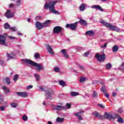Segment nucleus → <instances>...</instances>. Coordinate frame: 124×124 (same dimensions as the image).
<instances>
[{"label": "nucleus", "mask_w": 124, "mask_h": 124, "mask_svg": "<svg viewBox=\"0 0 124 124\" xmlns=\"http://www.w3.org/2000/svg\"><path fill=\"white\" fill-rule=\"evenodd\" d=\"M21 61L23 62V64H26L27 65L30 64L31 65H32V66H34L35 69L39 71L44 69L43 65L41 63H35L34 62L27 59H22Z\"/></svg>", "instance_id": "obj_1"}, {"label": "nucleus", "mask_w": 124, "mask_h": 124, "mask_svg": "<svg viewBox=\"0 0 124 124\" xmlns=\"http://www.w3.org/2000/svg\"><path fill=\"white\" fill-rule=\"evenodd\" d=\"M57 2L58 1L57 0L49 1V3H47V8L48 9L50 13L60 15V13L58 11H56V10H55V5L57 4Z\"/></svg>", "instance_id": "obj_2"}, {"label": "nucleus", "mask_w": 124, "mask_h": 124, "mask_svg": "<svg viewBox=\"0 0 124 124\" xmlns=\"http://www.w3.org/2000/svg\"><path fill=\"white\" fill-rule=\"evenodd\" d=\"M104 26L108 28L111 31H117L118 32H122V31H124V30H121L120 28L117 27L116 26H114L110 23L107 22H102Z\"/></svg>", "instance_id": "obj_3"}, {"label": "nucleus", "mask_w": 124, "mask_h": 124, "mask_svg": "<svg viewBox=\"0 0 124 124\" xmlns=\"http://www.w3.org/2000/svg\"><path fill=\"white\" fill-rule=\"evenodd\" d=\"M103 116L104 117L103 119H107V120H115V119H117L119 117L118 113L112 114L107 112H105Z\"/></svg>", "instance_id": "obj_4"}, {"label": "nucleus", "mask_w": 124, "mask_h": 124, "mask_svg": "<svg viewBox=\"0 0 124 124\" xmlns=\"http://www.w3.org/2000/svg\"><path fill=\"white\" fill-rule=\"evenodd\" d=\"M35 26L37 30H42L43 28L47 27V20L44 23H40L39 21H36L35 23Z\"/></svg>", "instance_id": "obj_5"}, {"label": "nucleus", "mask_w": 124, "mask_h": 124, "mask_svg": "<svg viewBox=\"0 0 124 124\" xmlns=\"http://www.w3.org/2000/svg\"><path fill=\"white\" fill-rule=\"evenodd\" d=\"M78 24H79L78 21H77L74 23L67 24L65 26V28H66V29H70V30H72V31H75V30L77 29Z\"/></svg>", "instance_id": "obj_6"}, {"label": "nucleus", "mask_w": 124, "mask_h": 124, "mask_svg": "<svg viewBox=\"0 0 124 124\" xmlns=\"http://www.w3.org/2000/svg\"><path fill=\"white\" fill-rule=\"evenodd\" d=\"M6 41V35H0V44H1V45H3L4 46H8Z\"/></svg>", "instance_id": "obj_7"}, {"label": "nucleus", "mask_w": 124, "mask_h": 124, "mask_svg": "<svg viewBox=\"0 0 124 124\" xmlns=\"http://www.w3.org/2000/svg\"><path fill=\"white\" fill-rule=\"evenodd\" d=\"M95 58H96V59H97L98 61L100 62H104V61H105V59H106V57L105 56V54H103V55H99V54L97 53L95 56Z\"/></svg>", "instance_id": "obj_8"}, {"label": "nucleus", "mask_w": 124, "mask_h": 124, "mask_svg": "<svg viewBox=\"0 0 124 124\" xmlns=\"http://www.w3.org/2000/svg\"><path fill=\"white\" fill-rule=\"evenodd\" d=\"M47 50L48 53H49V54H50V55L51 56H54V55H55L54 50H53L52 46L49 45H47Z\"/></svg>", "instance_id": "obj_9"}, {"label": "nucleus", "mask_w": 124, "mask_h": 124, "mask_svg": "<svg viewBox=\"0 0 124 124\" xmlns=\"http://www.w3.org/2000/svg\"><path fill=\"white\" fill-rule=\"evenodd\" d=\"M62 31V27L60 26H56L53 29V33L57 34L60 33Z\"/></svg>", "instance_id": "obj_10"}, {"label": "nucleus", "mask_w": 124, "mask_h": 124, "mask_svg": "<svg viewBox=\"0 0 124 124\" xmlns=\"http://www.w3.org/2000/svg\"><path fill=\"white\" fill-rule=\"evenodd\" d=\"M84 113V111H80L78 112H77L74 114V116H76V117H78V119L79 120H83V118H82V115H83V113Z\"/></svg>", "instance_id": "obj_11"}, {"label": "nucleus", "mask_w": 124, "mask_h": 124, "mask_svg": "<svg viewBox=\"0 0 124 124\" xmlns=\"http://www.w3.org/2000/svg\"><path fill=\"white\" fill-rule=\"evenodd\" d=\"M53 110H56L57 111H60L61 110H63L65 109L64 107L62 106L57 105L52 107Z\"/></svg>", "instance_id": "obj_12"}, {"label": "nucleus", "mask_w": 124, "mask_h": 124, "mask_svg": "<svg viewBox=\"0 0 124 124\" xmlns=\"http://www.w3.org/2000/svg\"><path fill=\"white\" fill-rule=\"evenodd\" d=\"M93 115L94 116L95 118H97L99 120H103V115H101L98 112L95 111L93 113Z\"/></svg>", "instance_id": "obj_13"}, {"label": "nucleus", "mask_w": 124, "mask_h": 124, "mask_svg": "<svg viewBox=\"0 0 124 124\" xmlns=\"http://www.w3.org/2000/svg\"><path fill=\"white\" fill-rule=\"evenodd\" d=\"M16 94L18 96H21L22 97H28V93L27 92H17Z\"/></svg>", "instance_id": "obj_14"}, {"label": "nucleus", "mask_w": 124, "mask_h": 124, "mask_svg": "<svg viewBox=\"0 0 124 124\" xmlns=\"http://www.w3.org/2000/svg\"><path fill=\"white\" fill-rule=\"evenodd\" d=\"M5 16L8 19H9V18H12L14 16V15L13 13L10 12V10H8L5 13Z\"/></svg>", "instance_id": "obj_15"}, {"label": "nucleus", "mask_w": 124, "mask_h": 124, "mask_svg": "<svg viewBox=\"0 0 124 124\" xmlns=\"http://www.w3.org/2000/svg\"><path fill=\"white\" fill-rule=\"evenodd\" d=\"M92 8H94V9H98V10H99L100 11H101L102 12H103V11H104V10H103L102 9V7H101V6H99V5H93L92 6Z\"/></svg>", "instance_id": "obj_16"}, {"label": "nucleus", "mask_w": 124, "mask_h": 124, "mask_svg": "<svg viewBox=\"0 0 124 124\" xmlns=\"http://www.w3.org/2000/svg\"><path fill=\"white\" fill-rule=\"evenodd\" d=\"M61 52L62 53L64 58H65V59H69V56L66 53V50L65 49H62Z\"/></svg>", "instance_id": "obj_17"}, {"label": "nucleus", "mask_w": 124, "mask_h": 124, "mask_svg": "<svg viewBox=\"0 0 124 124\" xmlns=\"http://www.w3.org/2000/svg\"><path fill=\"white\" fill-rule=\"evenodd\" d=\"M79 22L81 25H83V26H87V25H88V23H87V21H86V20L82 19L81 18H79Z\"/></svg>", "instance_id": "obj_18"}, {"label": "nucleus", "mask_w": 124, "mask_h": 124, "mask_svg": "<svg viewBox=\"0 0 124 124\" xmlns=\"http://www.w3.org/2000/svg\"><path fill=\"white\" fill-rule=\"evenodd\" d=\"M53 94V91H47V99H52V94Z\"/></svg>", "instance_id": "obj_19"}, {"label": "nucleus", "mask_w": 124, "mask_h": 124, "mask_svg": "<svg viewBox=\"0 0 124 124\" xmlns=\"http://www.w3.org/2000/svg\"><path fill=\"white\" fill-rule=\"evenodd\" d=\"M86 5L85 4V3H82L80 6H79V10L80 11H84L86 8Z\"/></svg>", "instance_id": "obj_20"}, {"label": "nucleus", "mask_w": 124, "mask_h": 124, "mask_svg": "<svg viewBox=\"0 0 124 124\" xmlns=\"http://www.w3.org/2000/svg\"><path fill=\"white\" fill-rule=\"evenodd\" d=\"M6 56L8 58V60H10L11 59H13L14 58V56L15 55H14V54L13 53H6Z\"/></svg>", "instance_id": "obj_21"}, {"label": "nucleus", "mask_w": 124, "mask_h": 124, "mask_svg": "<svg viewBox=\"0 0 124 124\" xmlns=\"http://www.w3.org/2000/svg\"><path fill=\"white\" fill-rule=\"evenodd\" d=\"M86 34H88V35H90L91 36H93V35H94V32L93 31H87L86 32Z\"/></svg>", "instance_id": "obj_22"}, {"label": "nucleus", "mask_w": 124, "mask_h": 124, "mask_svg": "<svg viewBox=\"0 0 124 124\" xmlns=\"http://www.w3.org/2000/svg\"><path fill=\"white\" fill-rule=\"evenodd\" d=\"M2 90L4 91L5 93H9L10 90L9 89L7 88V87L3 86L2 87Z\"/></svg>", "instance_id": "obj_23"}, {"label": "nucleus", "mask_w": 124, "mask_h": 124, "mask_svg": "<svg viewBox=\"0 0 124 124\" xmlns=\"http://www.w3.org/2000/svg\"><path fill=\"white\" fill-rule=\"evenodd\" d=\"M59 84L60 86H62V87H65V82L62 80H60L59 81Z\"/></svg>", "instance_id": "obj_24"}, {"label": "nucleus", "mask_w": 124, "mask_h": 124, "mask_svg": "<svg viewBox=\"0 0 124 124\" xmlns=\"http://www.w3.org/2000/svg\"><path fill=\"white\" fill-rule=\"evenodd\" d=\"M64 121L63 118L58 117L56 119L57 123H62Z\"/></svg>", "instance_id": "obj_25"}, {"label": "nucleus", "mask_w": 124, "mask_h": 124, "mask_svg": "<svg viewBox=\"0 0 124 124\" xmlns=\"http://www.w3.org/2000/svg\"><path fill=\"white\" fill-rule=\"evenodd\" d=\"M112 50L113 52H117L119 50V46H114L112 47Z\"/></svg>", "instance_id": "obj_26"}, {"label": "nucleus", "mask_w": 124, "mask_h": 124, "mask_svg": "<svg viewBox=\"0 0 124 124\" xmlns=\"http://www.w3.org/2000/svg\"><path fill=\"white\" fill-rule=\"evenodd\" d=\"M4 27L5 30H10V25L8 23H5L4 25Z\"/></svg>", "instance_id": "obj_27"}, {"label": "nucleus", "mask_w": 124, "mask_h": 124, "mask_svg": "<svg viewBox=\"0 0 124 124\" xmlns=\"http://www.w3.org/2000/svg\"><path fill=\"white\" fill-rule=\"evenodd\" d=\"M34 77L36 80V81H38L40 80V76H39V75L37 74H35L34 75Z\"/></svg>", "instance_id": "obj_28"}, {"label": "nucleus", "mask_w": 124, "mask_h": 124, "mask_svg": "<svg viewBox=\"0 0 124 124\" xmlns=\"http://www.w3.org/2000/svg\"><path fill=\"white\" fill-rule=\"evenodd\" d=\"M19 78V75L18 74H16L14 77V82H16L17 80Z\"/></svg>", "instance_id": "obj_29"}, {"label": "nucleus", "mask_w": 124, "mask_h": 124, "mask_svg": "<svg viewBox=\"0 0 124 124\" xmlns=\"http://www.w3.org/2000/svg\"><path fill=\"white\" fill-rule=\"evenodd\" d=\"M98 96V94L95 91L93 92V93L92 94V97L93 98H96Z\"/></svg>", "instance_id": "obj_30"}, {"label": "nucleus", "mask_w": 124, "mask_h": 124, "mask_svg": "<svg viewBox=\"0 0 124 124\" xmlns=\"http://www.w3.org/2000/svg\"><path fill=\"white\" fill-rule=\"evenodd\" d=\"M21 4H22L21 0H16V6H20Z\"/></svg>", "instance_id": "obj_31"}, {"label": "nucleus", "mask_w": 124, "mask_h": 124, "mask_svg": "<svg viewBox=\"0 0 124 124\" xmlns=\"http://www.w3.org/2000/svg\"><path fill=\"white\" fill-rule=\"evenodd\" d=\"M34 57L36 59H40V54L38 53H36L34 54Z\"/></svg>", "instance_id": "obj_32"}, {"label": "nucleus", "mask_w": 124, "mask_h": 124, "mask_svg": "<svg viewBox=\"0 0 124 124\" xmlns=\"http://www.w3.org/2000/svg\"><path fill=\"white\" fill-rule=\"evenodd\" d=\"M71 95L72 96H77V95H79V93L77 92H71Z\"/></svg>", "instance_id": "obj_33"}, {"label": "nucleus", "mask_w": 124, "mask_h": 124, "mask_svg": "<svg viewBox=\"0 0 124 124\" xmlns=\"http://www.w3.org/2000/svg\"><path fill=\"white\" fill-rule=\"evenodd\" d=\"M117 122H118V123H120L121 124H123V123H124V120L122 118H121L119 116L118 118H117Z\"/></svg>", "instance_id": "obj_34"}, {"label": "nucleus", "mask_w": 124, "mask_h": 124, "mask_svg": "<svg viewBox=\"0 0 124 124\" xmlns=\"http://www.w3.org/2000/svg\"><path fill=\"white\" fill-rule=\"evenodd\" d=\"M54 71L55 72H57V73H59V72H61V70L60 69V68L58 67H54Z\"/></svg>", "instance_id": "obj_35"}, {"label": "nucleus", "mask_w": 124, "mask_h": 124, "mask_svg": "<svg viewBox=\"0 0 124 124\" xmlns=\"http://www.w3.org/2000/svg\"><path fill=\"white\" fill-rule=\"evenodd\" d=\"M5 81H6V83H7L8 85H9V84H10L11 83L10 78H9V77L6 78Z\"/></svg>", "instance_id": "obj_36"}, {"label": "nucleus", "mask_w": 124, "mask_h": 124, "mask_svg": "<svg viewBox=\"0 0 124 124\" xmlns=\"http://www.w3.org/2000/svg\"><path fill=\"white\" fill-rule=\"evenodd\" d=\"M18 105L17 104V103H12L11 104V107H12L13 108H16V107H17V106Z\"/></svg>", "instance_id": "obj_37"}, {"label": "nucleus", "mask_w": 124, "mask_h": 124, "mask_svg": "<svg viewBox=\"0 0 124 124\" xmlns=\"http://www.w3.org/2000/svg\"><path fill=\"white\" fill-rule=\"evenodd\" d=\"M86 78H81L79 79L80 83H84L86 81Z\"/></svg>", "instance_id": "obj_38"}, {"label": "nucleus", "mask_w": 124, "mask_h": 124, "mask_svg": "<svg viewBox=\"0 0 124 124\" xmlns=\"http://www.w3.org/2000/svg\"><path fill=\"white\" fill-rule=\"evenodd\" d=\"M111 67H112V65L111 64V63H108L106 65L107 69H110Z\"/></svg>", "instance_id": "obj_39"}, {"label": "nucleus", "mask_w": 124, "mask_h": 124, "mask_svg": "<svg viewBox=\"0 0 124 124\" xmlns=\"http://www.w3.org/2000/svg\"><path fill=\"white\" fill-rule=\"evenodd\" d=\"M42 18V17H41V16H37L35 17V20H36V21H40Z\"/></svg>", "instance_id": "obj_40"}, {"label": "nucleus", "mask_w": 124, "mask_h": 124, "mask_svg": "<svg viewBox=\"0 0 124 124\" xmlns=\"http://www.w3.org/2000/svg\"><path fill=\"white\" fill-rule=\"evenodd\" d=\"M22 120L24 122H27L28 121V117H27V115H24L22 117Z\"/></svg>", "instance_id": "obj_41"}, {"label": "nucleus", "mask_w": 124, "mask_h": 124, "mask_svg": "<svg viewBox=\"0 0 124 124\" xmlns=\"http://www.w3.org/2000/svg\"><path fill=\"white\" fill-rule=\"evenodd\" d=\"M10 31H17V29L16 28V27H10Z\"/></svg>", "instance_id": "obj_42"}, {"label": "nucleus", "mask_w": 124, "mask_h": 124, "mask_svg": "<svg viewBox=\"0 0 124 124\" xmlns=\"http://www.w3.org/2000/svg\"><path fill=\"white\" fill-rule=\"evenodd\" d=\"M101 90L102 92H103V93H106V88H105V87H102Z\"/></svg>", "instance_id": "obj_43"}, {"label": "nucleus", "mask_w": 124, "mask_h": 124, "mask_svg": "<svg viewBox=\"0 0 124 124\" xmlns=\"http://www.w3.org/2000/svg\"><path fill=\"white\" fill-rule=\"evenodd\" d=\"M32 88H33V86L32 85H29L26 87V89L28 90H31V89H32Z\"/></svg>", "instance_id": "obj_44"}, {"label": "nucleus", "mask_w": 124, "mask_h": 124, "mask_svg": "<svg viewBox=\"0 0 124 124\" xmlns=\"http://www.w3.org/2000/svg\"><path fill=\"white\" fill-rule=\"evenodd\" d=\"M100 47L102 48V49H105V48L107 47V43L105 44L104 45L101 46Z\"/></svg>", "instance_id": "obj_45"}, {"label": "nucleus", "mask_w": 124, "mask_h": 124, "mask_svg": "<svg viewBox=\"0 0 124 124\" xmlns=\"http://www.w3.org/2000/svg\"><path fill=\"white\" fill-rule=\"evenodd\" d=\"M9 39H10L11 40H14V39H16V37H14V36H8V37Z\"/></svg>", "instance_id": "obj_46"}, {"label": "nucleus", "mask_w": 124, "mask_h": 124, "mask_svg": "<svg viewBox=\"0 0 124 124\" xmlns=\"http://www.w3.org/2000/svg\"><path fill=\"white\" fill-rule=\"evenodd\" d=\"M0 64L1 65H2L3 66L4 65H5V63H4V62H3V61H1V60L0 61Z\"/></svg>", "instance_id": "obj_47"}, {"label": "nucleus", "mask_w": 124, "mask_h": 124, "mask_svg": "<svg viewBox=\"0 0 124 124\" xmlns=\"http://www.w3.org/2000/svg\"><path fill=\"white\" fill-rule=\"evenodd\" d=\"M66 107L68 109H70V107H71V105L69 104V103H67L66 104Z\"/></svg>", "instance_id": "obj_48"}, {"label": "nucleus", "mask_w": 124, "mask_h": 124, "mask_svg": "<svg viewBox=\"0 0 124 124\" xmlns=\"http://www.w3.org/2000/svg\"><path fill=\"white\" fill-rule=\"evenodd\" d=\"M89 55H90V52H85L84 54V57H88V56H89Z\"/></svg>", "instance_id": "obj_49"}, {"label": "nucleus", "mask_w": 124, "mask_h": 124, "mask_svg": "<svg viewBox=\"0 0 124 124\" xmlns=\"http://www.w3.org/2000/svg\"><path fill=\"white\" fill-rule=\"evenodd\" d=\"M2 101H3V98L1 96V94H0V103L2 102Z\"/></svg>", "instance_id": "obj_50"}, {"label": "nucleus", "mask_w": 124, "mask_h": 124, "mask_svg": "<svg viewBox=\"0 0 124 124\" xmlns=\"http://www.w3.org/2000/svg\"><path fill=\"white\" fill-rule=\"evenodd\" d=\"M104 93L105 94V96H106L108 98H109V94H108L107 92H105Z\"/></svg>", "instance_id": "obj_51"}, {"label": "nucleus", "mask_w": 124, "mask_h": 124, "mask_svg": "<svg viewBox=\"0 0 124 124\" xmlns=\"http://www.w3.org/2000/svg\"><path fill=\"white\" fill-rule=\"evenodd\" d=\"M4 109H5V107L2 106V107H0V110L1 111H4Z\"/></svg>", "instance_id": "obj_52"}, {"label": "nucleus", "mask_w": 124, "mask_h": 124, "mask_svg": "<svg viewBox=\"0 0 124 124\" xmlns=\"http://www.w3.org/2000/svg\"><path fill=\"white\" fill-rule=\"evenodd\" d=\"M112 96L113 97H115V96H116V95H117V93H116L115 92H112Z\"/></svg>", "instance_id": "obj_53"}, {"label": "nucleus", "mask_w": 124, "mask_h": 124, "mask_svg": "<svg viewBox=\"0 0 124 124\" xmlns=\"http://www.w3.org/2000/svg\"><path fill=\"white\" fill-rule=\"evenodd\" d=\"M78 67H79V68L80 69H81V70H83V69H84V67H83V66L79 65V66H78Z\"/></svg>", "instance_id": "obj_54"}, {"label": "nucleus", "mask_w": 124, "mask_h": 124, "mask_svg": "<svg viewBox=\"0 0 124 124\" xmlns=\"http://www.w3.org/2000/svg\"><path fill=\"white\" fill-rule=\"evenodd\" d=\"M44 7L45 9H47V1L46 2Z\"/></svg>", "instance_id": "obj_55"}, {"label": "nucleus", "mask_w": 124, "mask_h": 124, "mask_svg": "<svg viewBox=\"0 0 124 124\" xmlns=\"http://www.w3.org/2000/svg\"><path fill=\"white\" fill-rule=\"evenodd\" d=\"M39 89L41 90V92H44V88L42 87H40Z\"/></svg>", "instance_id": "obj_56"}, {"label": "nucleus", "mask_w": 124, "mask_h": 124, "mask_svg": "<svg viewBox=\"0 0 124 124\" xmlns=\"http://www.w3.org/2000/svg\"><path fill=\"white\" fill-rule=\"evenodd\" d=\"M118 113H122L123 112V109L122 108H119L118 110Z\"/></svg>", "instance_id": "obj_57"}, {"label": "nucleus", "mask_w": 124, "mask_h": 124, "mask_svg": "<svg viewBox=\"0 0 124 124\" xmlns=\"http://www.w3.org/2000/svg\"><path fill=\"white\" fill-rule=\"evenodd\" d=\"M98 106H99V107H100L101 108H104V106L102 104H99Z\"/></svg>", "instance_id": "obj_58"}, {"label": "nucleus", "mask_w": 124, "mask_h": 124, "mask_svg": "<svg viewBox=\"0 0 124 124\" xmlns=\"http://www.w3.org/2000/svg\"><path fill=\"white\" fill-rule=\"evenodd\" d=\"M121 69H124V63H123V64L121 66Z\"/></svg>", "instance_id": "obj_59"}, {"label": "nucleus", "mask_w": 124, "mask_h": 124, "mask_svg": "<svg viewBox=\"0 0 124 124\" xmlns=\"http://www.w3.org/2000/svg\"><path fill=\"white\" fill-rule=\"evenodd\" d=\"M9 7H10L11 8H12V7H14V4H10L9 5Z\"/></svg>", "instance_id": "obj_60"}, {"label": "nucleus", "mask_w": 124, "mask_h": 124, "mask_svg": "<svg viewBox=\"0 0 124 124\" xmlns=\"http://www.w3.org/2000/svg\"><path fill=\"white\" fill-rule=\"evenodd\" d=\"M17 34H18V35H20V36H21V35H22V33H21L20 32H19V31H18L17 32Z\"/></svg>", "instance_id": "obj_61"}, {"label": "nucleus", "mask_w": 124, "mask_h": 124, "mask_svg": "<svg viewBox=\"0 0 124 124\" xmlns=\"http://www.w3.org/2000/svg\"><path fill=\"white\" fill-rule=\"evenodd\" d=\"M50 22H51V20H47V26L49 24V23H50Z\"/></svg>", "instance_id": "obj_62"}, {"label": "nucleus", "mask_w": 124, "mask_h": 124, "mask_svg": "<svg viewBox=\"0 0 124 124\" xmlns=\"http://www.w3.org/2000/svg\"><path fill=\"white\" fill-rule=\"evenodd\" d=\"M47 124H53V123H52V122H51V121H48L47 122Z\"/></svg>", "instance_id": "obj_63"}, {"label": "nucleus", "mask_w": 124, "mask_h": 124, "mask_svg": "<svg viewBox=\"0 0 124 124\" xmlns=\"http://www.w3.org/2000/svg\"><path fill=\"white\" fill-rule=\"evenodd\" d=\"M27 21L29 22H31V18H28Z\"/></svg>", "instance_id": "obj_64"}]
</instances>
